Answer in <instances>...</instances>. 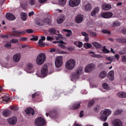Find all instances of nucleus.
<instances>
[{
  "label": "nucleus",
  "mask_w": 126,
  "mask_h": 126,
  "mask_svg": "<svg viewBox=\"0 0 126 126\" xmlns=\"http://www.w3.org/2000/svg\"><path fill=\"white\" fill-rule=\"evenodd\" d=\"M83 69V68L82 67L77 69L75 73H73L71 76V80L74 81L79 79L80 80H82L83 79H81V76L82 75Z\"/></svg>",
  "instance_id": "1"
},
{
  "label": "nucleus",
  "mask_w": 126,
  "mask_h": 126,
  "mask_svg": "<svg viewBox=\"0 0 126 126\" xmlns=\"http://www.w3.org/2000/svg\"><path fill=\"white\" fill-rule=\"evenodd\" d=\"M111 110L108 109H105L102 110L101 112L100 120L103 121H106L107 117L111 114Z\"/></svg>",
  "instance_id": "2"
},
{
  "label": "nucleus",
  "mask_w": 126,
  "mask_h": 126,
  "mask_svg": "<svg viewBox=\"0 0 126 126\" xmlns=\"http://www.w3.org/2000/svg\"><path fill=\"white\" fill-rule=\"evenodd\" d=\"M47 66V65H45L42 67L41 70V73L38 74L37 73L36 75L37 76L40 77H44L46 76L48 74H51L53 72V71L49 73L48 72Z\"/></svg>",
  "instance_id": "3"
},
{
  "label": "nucleus",
  "mask_w": 126,
  "mask_h": 126,
  "mask_svg": "<svg viewBox=\"0 0 126 126\" xmlns=\"http://www.w3.org/2000/svg\"><path fill=\"white\" fill-rule=\"evenodd\" d=\"M76 64V62L75 60L72 59H70L66 62L65 66L67 69L71 70L74 69Z\"/></svg>",
  "instance_id": "4"
},
{
  "label": "nucleus",
  "mask_w": 126,
  "mask_h": 126,
  "mask_svg": "<svg viewBox=\"0 0 126 126\" xmlns=\"http://www.w3.org/2000/svg\"><path fill=\"white\" fill-rule=\"evenodd\" d=\"M46 59V57L45 54L43 53L39 54L37 57L36 59V63L39 65L43 64Z\"/></svg>",
  "instance_id": "5"
},
{
  "label": "nucleus",
  "mask_w": 126,
  "mask_h": 126,
  "mask_svg": "<svg viewBox=\"0 0 126 126\" xmlns=\"http://www.w3.org/2000/svg\"><path fill=\"white\" fill-rule=\"evenodd\" d=\"M96 68V65L94 63L88 64L85 67L84 71L85 72L90 73L94 70Z\"/></svg>",
  "instance_id": "6"
},
{
  "label": "nucleus",
  "mask_w": 126,
  "mask_h": 126,
  "mask_svg": "<svg viewBox=\"0 0 126 126\" xmlns=\"http://www.w3.org/2000/svg\"><path fill=\"white\" fill-rule=\"evenodd\" d=\"M63 63V57L62 56L57 57L56 58L55 61V64L57 67H60Z\"/></svg>",
  "instance_id": "7"
},
{
  "label": "nucleus",
  "mask_w": 126,
  "mask_h": 126,
  "mask_svg": "<svg viewBox=\"0 0 126 126\" xmlns=\"http://www.w3.org/2000/svg\"><path fill=\"white\" fill-rule=\"evenodd\" d=\"M45 124V120L42 117H38L36 120L35 124L37 126H42Z\"/></svg>",
  "instance_id": "8"
},
{
  "label": "nucleus",
  "mask_w": 126,
  "mask_h": 126,
  "mask_svg": "<svg viewBox=\"0 0 126 126\" xmlns=\"http://www.w3.org/2000/svg\"><path fill=\"white\" fill-rule=\"evenodd\" d=\"M80 2V0H70L69 5L71 7H74L78 6Z\"/></svg>",
  "instance_id": "9"
},
{
  "label": "nucleus",
  "mask_w": 126,
  "mask_h": 126,
  "mask_svg": "<svg viewBox=\"0 0 126 126\" xmlns=\"http://www.w3.org/2000/svg\"><path fill=\"white\" fill-rule=\"evenodd\" d=\"M113 15L112 13L108 12L101 13V16L102 17L104 18H109L111 17Z\"/></svg>",
  "instance_id": "10"
},
{
  "label": "nucleus",
  "mask_w": 126,
  "mask_h": 126,
  "mask_svg": "<svg viewBox=\"0 0 126 126\" xmlns=\"http://www.w3.org/2000/svg\"><path fill=\"white\" fill-rule=\"evenodd\" d=\"M17 118L16 117L13 116L8 119L7 120L10 124L13 125L16 124L17 122Z\"/></svg>",
  "instance_id": "11"
},
{
  "label": "nucleus",
  "mask_w": 126,
  "mask_h": 126,
  "mask_svg": "<svg viewBox=\"0 0 126 126\" xmlns=\"http://www.w3.org/2000/svg\"><path fill=\"white\" fill-rule=\"evenodd\" d=\"M27 68L29 70L28 71L26 70L27 73H31L33 71V65L31 63H29L28 64L27 66Z\"/></svg>",
  "instance_id": "12"
},
{
  "label": "nucleus",
  "mask_w": 126,
  "mask_h": 126,
  "mask_svg": "<svg viewBox=\"0 0 126 126\" xmlns=\"http://www.w3.org/2000/svg\"><path fill=\"white\" fill-rule=\"evenodd\" d=\"M83 17L82 15H77L75 18L76 22L78 23H79L82 22L83 20Z\"/></svg>",
  "instance_id": "13"
},
{
  "label": "nucleus",
  "mask_w": 126,
  "mask_h": 126,
  "mask_svg": "<svg viewBox=\"0 0 126 126\" xmlns=\"http://www.w3.org/2000/svg\"><path fill=\"white\" fill-rule=\"evenodd\" d=\"M99 7H95L92 11L91 13V16L93 17H95L96 14L99 12Z\"/></svg>",
  "instance_id": "14"
},
{
  "label": "nucleus",
  "mask_w": 126,
  "mask_h": 126,
  "mask_svg": "<svg viewBox=\"0 0 126 126\" xmlns=\"http://www.w3.org/2000/svg\"><path fill=\"white\" fill-rule=\"evenodd\" d=\"M6 18L8 20L12 21L16 19L15 16L13 14L10 13H7L6 15Z\"/></svg>",
  "instance_id": "15"
},
{
  "label": "nucleus",
  "mask_w": 126,
  "mask_h": 126,
  "mask_svg": "<svg viewBox=\"0 0 126 126\" xmlns=\"http://www.w3.org/2000/svg\"><path fill=\"white\" fill-rule=\"evenodd\" d=\"M102 9L105 10H109L111 8V5L109 4L103 3L101 6Z\"/></svg>",
  "instance_id": "16"
},
{
  "label": "nucleus",
  "mask_w": 126,
  "mask_h": 126,
  "mask_svg": "<svg viewBox=\"0 0 126 126\" xmlns=\"http://www.w3.org/2000/svg\"><path fill=\"white\" fill-rule=\"evenodd\" d=\"M21 55L20 53H18L15 54L13 57V60L15 62H17L20 60Z\"/></svg>",
  "instance_id": "17"
},
{
  "label": "nucleus",
  "mask_w": 126,
  "mask_h": 126,
  "mask_svg": "<svg viewBox=\"0 0 126 126\" xmlns=\"http://www.w3.org/2000/svg\"><path fill=\"white\" fill-rule=\"evenodd\" d=\"M115 57L117 59H118V55L116 54L115 55V57L113 56H111L110 57H107L106 58V59L110 62L109 63H106V64H110L111 63L112 61Z\"/></svg>",
  "instance_id": "18"
},
{
  "label": "nucleus",
  "mask_w": 126,
  "mask_h": 126,
  "mask_svg": "<svg viewBox=\"0 0 126 126\" xmlns=\"http://www.w3.org/2000/svg\"><path fill=\"white\" fill-rule=\"evenodd\" d=\"M26 114L28 115H32L34 114V111L31 108H28L25 110Z\"/></svg>",
  "instance_id": "19"
},
{
  "label": "nucleus",
  "mask_w": 126,
  "mask_h": 126,
  "mask_svg": "<svg viewBox=\"0 0 126 126\" xmlns=\"http://www.w3.org/2000/svg\"><path fill=\"white\" fill-rule=\"evenodd\" d=\"M92 6L89 3H88L85 4L84 6V9L86 11H89L92 9Z\"/></svg>",
  "instance_id": "20"
},
{
  "label": "nucleus",
  "mask_w": 126,
  "mask_h": 126,
  "mask_svg": "<svg viewBox=\"0 0 126 126\" xmlns=\"http://www.w3.org/2000/svg\"><path fill=\"white\" fill-rule=\"evenodd\" d=\"M108 76L111 80H112L114 79V71L113 70H111L109 72Z\"/></svg>",
  "instance_id": "21"
},
{
  "label": "nucleus",
  "mask_w": 126,
  "mask_h": 126,
  "mask_svg": "<svg viewBox=\"0 0 126 126\" xmlns=\"http://www.w3.org/2000/svg\"><path fill=\"white\" fill-rule=\"evenodd\" d=\"M21 19L23 21H25L27 18V14L24 12H22L20 15Z\"/></svg>",
  "instance_id": "22"
},
{
  "label": "nucleus",
  "mask_w": 126,
  "mask_h": 126,
  "mask_svg": "<svg viewBox=\"0 0 126 126\" xmlns=\"http://www.w3.org/2000/svg\"><path fill=\"white\" fill-rule=\"evenodd\" d=\"M11 111L9 110H5L2 112V115L5 117L8 116L11 113Z\"/></svg>",
  "instance_id": "23"
},
{
  "label": "nucleus",
  "mask_w": 126,
  "mask_h": 126,
  "mask_svg": "<svg viewBox=\"0 0 126 126\" xmlns=\"http://www.w3.org/2000/svg\"><path fill=\"white\" fill-rule=\"evenodd\" d=\"M107 73L105 71H102L99 74V77L101 78H104L107 76Z\"/></svg>",
  "instance_id": "24"
},
{
  "label": "nucleus",
  "mask_w": 126,
  "mask_h": 126,
  "mask_svg": "<svg viewBox=\"0 0 126 126\" xmlns=\"http://www.w3.org/2000/svg\"><path fill=\"white\" fill-rule=\"evenodd\" d=\"M74 44L79 48L82 47L83 45L82 43L81 42L78 41H75L74 42Z\"/></svg>",
  "instance_id": "25"
},
{
  "label": "nucleus",
  "mask_w": 126,
  "mask_h": 126,
  "mask_svg": "<svg viewBox=\"0 0 126 126\" xmlns=\"http://www.w3.org/2000/svg\"><path fill=\"white\" fill-rule=\"evenodd\" d=\"M64 18L63 16H61L58 18L57 22L58 24H60L64 20Z\"/></svg>",
  "instance_id": "26"
},
{
  "label": "nucleus",
  "mask_w": 126,
  "mask_h": 126,
  "mask_svg": "<svg viewBox=\"0 0 126 126\" xmlns=\"http://www.w3.org/2000/svg\"><path fill=\"white\" fill-rule=\"evenodd\" d=\"M80 103L79 102H76L73 105L71 109L73 110L78 109L80 106Z\"/></svg>",
  "instance_id": "27"
},
{
  "label": "nucleus",
  "mask_w": 126,
  "mask_h": 126,
  "mask_svg": "<svg viewBox=\"0 0 126 126\" xmlns=\"http://www.w3.org/2000/svg\"><path fill=\"white\" fill-rule=\"evenodd\" d=\"M112 123L113 126H118V118L114 119L112 121Z\"/></svg>",
  "instance_id": "28"
},
{
  "label": "nucleus",
  "mask_w": 126,
  "mask_h": 126,
  "mask_svg": "<svg viewBox=\"0 0 126 126\" xmlns=\"http://www.w3.org/2000/svg\"><path fill=\"white\" fill-rule=\"evenodd\" d=\"M119 96L121 98H126V93L124 92H119Z\"/></svg>",
  "instance_id": "29"
},
{
  "label": "nucleus",
  "mask_w": 126,
  "mask_h": 126,
  "mask_svg": "<svg viewBox=\"0 0 126 126\" xmlns=\"http://www.w3.org/2000/svg\"><path fill=\"white\" fill-rule=\"evenodd\" d=\"M38 43L39 46L42 47H44L45 45V43L43 41L41 40H39Z\"/></svg>",
  "instance_id": "30"
},
{
  "label": "nucleus",
  "mask_w": 126,
  "mask_h": 126,
  "mask_svg": "<svg viewBox=\"0 0 126 126\" xmlns=\"http://www.w3.org/2000/svg\"><path fill=\"white\" fill-rule=\"evenodd\" d=\"M48 31L50 33L52 34H55L56 30L54 28H50L49 29Z\"/></svg>",
  "instance_id": "31"
},
{
  "label": "nucleus",
  "mask_w": 126,
  "mask_h": 126,
  "mask_svg": "<svg viewBox=\"0 0 126 126\" xmlns=\"http://www.w3.org/2000/svg\"><path fill=\"white\" fill-rule=\"evenodd\" d=\"M63 31L66 32H68V33L66 34V36L67 37H69L72 33V32L70 30L64 29Z\"/></svg>",
  "instance_id": "32"
},
{
  "label": "nucleus",
  "mask_w": 126,
  "mask_h": 126,
  "mask_svg": "<svg viewBox=\"0 0 126 126\" xmlns=\"http://www.w3.org/2000/svg\"><path fill=\"white\" fill-rule=\"evenodd\" d=\"M92 45L88 43H85L83 45L84 47L86 49H89L91 47Z\"/></svg>",
  "instance_id": "33"
},
{
  "label": "nucleus",
  "mask_w": 126,
  "mask_h": 126,
  "mask_svg": "<svg viewBox=\"0 0 126 126\" xmlns=\"http://www.w3.org/2000/svg\"><path fill=\"white\" fill-rule=\"evenodd\" d=\"M92 44L96 48H99L101 47V45L96 42H94Z\"/></svg>",
  "instance_id": "34"
},
{
  "label": "nucleus",
  "mask_w": 126,
  "mask_h": 126,
  "mask_svg": "<svg viewBox=\"0 0 126 126\" xmlns=\"http://www.w3.org/2000/svg\"><path fill=\"white\" fill-rule=\"evenodd\" d=\"M103 86L104 88L106 90H109L110 89V87L108 84L106 83H104L103 85Z\"/></svg>",
  "instance_id": "35"
},
{
  "label": "nucleus",
  "mask_w": 126,
  "mask_h": 126,
  "mask_svg": "<svg viewBox=\"0 0 126 126\" xmlns=\"http://www.w3.org/2000/svg\"><path fill=\"white\" fill-rule=\"evenodd\" d=\"M43 21L44 23H47L48 25H50L51 23V20L48 18H46L44 19Z\"/></svg>",
  "instance_id": "36"
},
{
  "label": "nucleus",
  "mask_w": 126,
  "mask_h": 126,
  "mask_svg": "<svg viewBox=\"0 0 126 126\" xmlns=\"http://www.w3.org/2000/svg\"><path fill=\"white\" fill-rule=\"evenodd\" d=\"M101 50L103 52L106 53H108L110 52V50L107 49L105 47H104L101 49Z\"/></svg>",
  "instance_id": "37"
},
{
  "label": "nucleus",
  "mask_w": 126,
  "mask_h": 126,
  "mask_svg": "<svg viewBox=\"0 0 126 126\" xmlns=\"http://www.w3.org/2000/svg\"><path fill=\"white\" fill-rule=\"evenodd\" d=\"M94 100H92L90 101L88 103L87 107H91L94 103Z\"/></svg>",
  "instance_id": "38"
},
{
  "label": "nucleus",
  "mask_w": 126,
  "mask_h": 126,
  "mask_svg": "<svg viewBox=\"0 0 126 126\" xmlns=\"http://www.w3.org/2000/svg\"><path fill=\"white\" fill-rule=\"evenodd\" d=\"M4 46L5 47L7 48H10L11 47V43L10 42H7V43L5 44Z\"/></svg>",
  "instance_id": "39"
},
{
  "label": "nucleus",
  "mask_w": 126,
  "mask_h": 126,
  "mask_svg": "<svg viewBox=\"0 0 126 126\" xmlns=\"http://www.w3.org/2000/svg\"><path fill=\"white\" fill-rule=\"evenodd\" d=\"M2 100L6 102L9 101L10 100L9 98L6 95L2 97Z\"/></svg>",
  "instance_id": "40"
},
{
  "label": "nucleus",
  "mask_w": 126,
  "mask_h": 126,
  "mask_svg": "<svg viewBox=\"0 0 126 126\" xmlns=\"http://www.w3.org/2000/svg\"><path fill=\"white\" fill-rule=\"evenodd\" d=\"M119 53L120 54H123L126 53V49L125 48H123L120 50Z\"/></svg>",
  "instance_id": "41"
},
{
  "label": "nucleus",
  "mask_w": 126,
  "mask_h": 126,
  "mask_svg": "<svg viewBox=\"0 0 126 126\" xmlns=\"http://www.w3.org/2000/svg\"><path fill=\"white\" fill-rule=\"evenodd\" d=\"M119 42L126 44V39H119Z\"/></svg>",
  "instance_id": "42"
},
{
  "label": "nucleus",
  "mask_w": 126,
  "mask_h": 126,
  "mask_svg": "<svg viewBox=\"0 0 126 126\" xmlns=\"http://www.w3.org/2000/svg\"><path fill=\"white\" fill-rule=\"evenodd\" d=\"M18 42V40L16 39H13L10 41L12 43H17Z\"/></svg>",
  "instance_id": "43"
},
{
  "label": "nucleus",
  "mask_w": 126,
  "mask_h": 126,
  "mask_svg": "<svg viewBox=\"0 0 126 126\" xmlns=\"http://www.w3.org/2000/svg\"><path fill=\"white\" fill-rule=\"evenodd\" d=\"M29 3L31 5H32L34 4L35 3V0H28Z\"/></svg>",
  "instance_id": "44"
},
{
  "label": "nucleus",
  "mask_w": 126,
  "mask_h": 126,
  "mask_svg": "<svg viewBox=\"0 0 126 126\" xmlns=\"http://www.w3.org/2000/svg\"><path fill=\"white\" fill-rule=\"evenodd\" d=\"M10 109L13 110H17L18 109V107L16 106H11L10 107Z\"/></svg>",
  "instance_id": "45"
},
{
  "label": "nucleus",
  "mask_w": 126,
  "mask_h": 126,
  "mask_svg": "<svg viewBox=\"0 0 126 126\" xmlns=\"http://www.w3.org/2000/svg\"><path fill=\"white\" fill-rule=\"evenodd\" d=\"M92 57L97 58H101L102 56L100 55L94 54L92 55Z\"/></svg>",
  "instance_id": "46"
},
{
  "label": "nucleus",
  "mask_w": 126,
  "mask_h": 126,
  "mask_svg": "<svg viewBox=\"0 0 126 126\" xmlns=\"http://www.w3.org/2000/svg\"><path fill=\"white\" fill-rule=\"evenodd\" d=\"M66 0H59L60 4L62 5H64L66 3Z\"/></svg>",
  "instance_id": "47"
},
{
  "label": "nucleus",
  "mask_w": 126,
  "mask_h": 126,
  "mask_svg": "<svg viewBox=\"0 0 126 126\" xmlns=\"http://www.w3.org/2000/svg\"><path fill=\"white\" fill-rule=\"evenodd\" d=\"M58 36L57 37L55 36L56 38V40H60L62 38V35L60 34H58L57 35Z\"/></svg>",
  "instance_id": "48"
},
{
  "label": "nucleus",
  "mask_w": 126,
  "mask_h": 126,
  "mask_svg": "<svg viewBox=\"0 0 126 126\" xmlns=\"http://www.w3.org/2000/svg\"><path fill=\"white\" fill-rule=\"evenodd\" d=\"M55 38L53 37H50L48 36H47V40L50 41H52L54 40Z\"/></svg>",
  "instance_id": "49"
},
{
  "label": "nucleus",
  "mask_w": 126,
  "mask_h": 126,
  "mask_svg": "<svg viewBox=\"0 0 126 126\" xmlns=\"http://www.w3.org/2000/svg\"><path fill=\"white\" fill-rule=\"evenodd\" d=\"M28 38L26 37H23L19 39L20 41H25L27 40Z\"/></svg>",
  "instance_id": "50"
},
{
  "label": "nucleus",
  "mask_w": 126,
  "mask_h": 126,
  "mask_svg": "<svg viewBox=\"0 0 126 126\" xmlns=\"http://www.w3.org/2000/svg\"><path fill=\"white\" fill-rule=\"evenodd\" d=\"M89 34L92 36H96L97 35L96 34L93 32L92 31H89Z\"/></svg>",
  "instance_id": "51"
},
{
  "label": "nucleus",
  "mask_w": 126,
  "mask_h": 126,
  "mask_svg": "<svg viewBox=\"0 0 126 126\" xmlns=\"http://www.w3.org/2000/svg\"><path fill=\"white\" fill-rule=\"evenodd\" d=\"M26 31L28 33H32L34 32L33 30L31 29L26 30Z\"/></svg>",
  "instance_id": "52"
},
{
  "label": "nucleus",
  "mask_w": 126,
  "mask_h": 126,
  "mask_svg": "<svg viewBox=\"0 0 126 126\" xmlns=\"http://www.w3.org/2000/svg\"><path fill=\"white\" fill-rule=\"evenodd\" d=\"M58 45L62 48L64 49L66 48V47L65 46L62 44L59 43L58 44Z\"/></svg>",
  "instance_id": "53"
},
{
  "label": "nucleus",
  "mask_w": 126,
  "mask_h": 126,
  "mask_svg": "<svg viewBox=\"0 0 126 126\" xmlns=\"http://www.w3.org/2000/svg\"><path fill=\"white\" fill-rule=\"evenodd\" d=\"M102 32L104 33L110 34V32L107 30H103L102 31Z\"/></svg>",
  "instance_id": "54"
},
{
  "label": "nucleus",
  "mask_w": 126,
  "mask_h": 126,
  "mask_svg": "<svg viewBox=\"0 0 126 126\" xmlns=\"http://www.w3.org/2000/svg\"><path fill=\"white\" fill-rule=\"evenodd\" d=\"M38 37L37 36H34L32 38L30 39V40L32 41H36L38 40Z\"/></svg>",
  "instance_id": "55"
},
{
  "label": "nucleus",
  "mask_w": 126,
  "mask_h": 126,
  "mask_svg": "<svg viewBox=\"0 0 126 126\" xmlns=\"http://www.w3.org/2000/svg\"><path fill=\"white\" fill-rule=\"evenodd\" d=\"M59 50V49H55L54 48H52L50 49V52H53L56 51L57 52Z\"/></svg>",
  "instance_id": "56"
},
{
  "label": "nucleus",
  "mask_w": 126,
  "mask_h": 126,
  "mask_svg": "<svg viewBox=\"0 0 126 126\" xmlns=\"http://www.w3.org/2000/svg\"><path fill=\"white\" fill-rule=\"evenodd\" d=\"M57 53L61 54H66L67 53V52H66L60 51L59 50V51H58Z\"/></svg>",
  "instance_id": "57"
},
{
  "label": "nucleus",
  "mask_w": 126,
  "mask_h": 126,
  "mask_svg": "<svg viewBox=\"0 0 126 126\" xmlns=\"http://www.w3.org/2000/svg\"><path fill=\"white\" fill-rule=\"evenodd\" d=\"M9 35L8 34L3 35L1 36V37L3 38H6L7 39H8L9 38L8 36Z\"/></svg>",
  "instance_id": "58"
},
{
  "label": "nucleus",
  "mask_w": 126,
  "mask_h": 126,
  "mask_svg": "<svg viewBox=\"0 0 126 126\" xmlns=\"http://www.w3.org/2000/svg\"><path fill=\"white\" fill-rule=\"evenodd\" d=\"M100 106L98 105H97L96 106L94 109V111H96L98 110L100 108Z\"/></svg>",
  "instance_id": "59"
},
{
  "label": "nucleus",
  "mask_w": 126,
  "mask_h": 126,
  "mask_svg": "<svg viewBox=\"0 0 126 126\" xmlns=\"http://www.w3.org/2000/svg\"><path fill=\"white\" fill-rule=\"evenodd\" d=\"M36 23L38 25L40 26L43 25L44 24L43 23H42V22H40L39 21H36Z\"/></svg>",
  "instance_id": "60"
},
{
  "label": "nucleus",
  "mask_w": 126,
  "mask_h": 126,
  "mask_svg": "<svg viewBox=\"0 0 126 126\" xmlns=\"http://www.w3.org/2000/svg\"><path fill=\"white\" fill-rule=\"evenodd\" d=\"M39 95V93L38 92H36L34 94L32 95V98H34L36 96H38Z\"/></svg>",
  "instance_id": "61"
},
{
  "label": "nucleus",
  "mask_w": 126,
  "mask_h": 126,
  "mask_svg": "<svg viewBox=\"0 0 126 126\" xmlns=\"http://www.w3.org/2000/svg\"><path fill=\"white\" fill-rule=\"evenodd\" d=\"M21 7L23 9H25L27 7V4H23L21 5Z\"/></svg>",
  "instance_id": "62"
},
{
  "label": "nucleus",
  "mask_w": 126,
  "mask_h": 126,
  "mask_svg": "<svg viewBox=\"0 0 126 126\" xmlns=\"http://www.w3.org/2000/svg\"><path fill=\"white\" fill-rule=\"evenodd\" d=\"M84 111L83 110L81 111L80 113L79 117H82L83 116V113Z\"/></svg>",
  "instance_id": "63"
},
{
  "label": "nucleus",
  "mask_w": 126,
  "mask_h": 126,
  "mask_svg": "<svg viewBox=\"0 0 126 126\" xmlns=\"http://www.w3.org/2000/svg\"><path fill=\"white\" fill-rule=\"evenodd\" d=\"M122 32L124 34L126 35V29H123L122 30Z\"/></svg>",
  "instance_id": "64"
}]
</instances>
